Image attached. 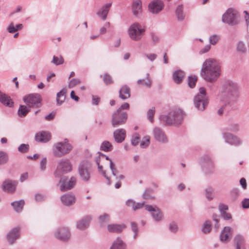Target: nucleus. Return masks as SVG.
<instances>
[{
    "mask_svg": "<svg viewBox=\"0 0 249 249\" xmlns=\"http://www.w3.org/2000/svg\"><path fill=\"white\" fill-rule=\"evenodd\" d=\"M221 69L219 63L213 58L206 59L203 63L200 75L206 81L213 83L220 76Z\"/></svg>",
    "mask_w": 249,
    "mask_h": 249,
    "instance_id": "nucleus-1",
    "label": "nucleus"
},
{
    "mask_svg": "<svg viewBox=\"0 0 249 249\" xmlns=\"http://www.w3.org/2000/svg\"><path fill=\"white\" fill-rule=\"evenodd\" d=\"M221 96L223 100L229 104L235 103L239 97L238 85L232 81H227L222 87Z\"/></svg>",
    "mask_w": 249,
    "mask_h": 249,
    "instance_id": "nucleus-2",
    "label": "nucleus"
},
{
    "mask_svg": "<svg viewBox=\"0 0 249 249\" xmlns=\"http://www.w3.org/2000/svg\"><path fill=\"white\" fill-rule=\"evenodd\" d=\"M184 117L182 111L179 108L172 109L167 115H161L160 119L168 125H178L181 124Z\"/></svg>",
    "mask_w": 249,
    "mask_h": 249,
    "instance_id": "nucleus-3",
    "label": "nucleus"
},
{
    "mask_svg": "<svg viewBox=\"0 0 249 249\" xmlns=\"http://www.w3.org/2000/svg\"><path fill=\"white\" fill-rule=\"evenodd\" d=\"M72 145L65 139L64 141L55 143L53 146L52 151L54 156L62 157L69 154L72 150Z\"/></svg>",
    "mask_w": 249,
    "mask_h": 249,
    "instance_id": "nucleus-4",
    "label": "nucleus"
},
{
    "mask_svg": "<svg viewBox=\"0 0 249 249\" xmlns=\"http://www.w3.org/2000/svg\"><path fill=\"white\" fill-rule=\"evenodd\" d=\"M72 170V166L70 160L62 159L57 162L53 175L55 178H62L63 175L70 173Z\"/></svg>",
    "mask_w": 249,
    "mask_h": 249,
    "instance_id": "nucleus-5",
    "label": "nucleus"
},
{
    "mask_svg": "<svg viewBox=\"0 0 249 249\" xmlns=\"http://www.w3.org/2000/svg\"><path fill=\"white\" fill-rule=\"evenodd\" d=\"M195 107L200 111L204 110L209 103V99L204 88H199L198 93L194 98Z\"/></svg>",
    "mask_w": 249,
    "mask_h": 249,
    "instance_id": "nucleus-6",
    "label": "nucleus"
},
{
    "mask_svg": "<svg viewBox=\"0 0 249 249\" xmlns=\"http://www.w3.org/2000/svg\"><path fill=\"white\" fill-rule=\"evenodd\" d=\"M145 29L138 23L132 24L128 29V34L131 40L138 41L141 39Z\"/></svg>",
    "mask_w": 249,
    "mask_h": 249,
    "instance_id": "nucleus-7",
    "label": "nucleus"
},
{
    "mask_svg": "<svg viewBox=\"0 0 249 249\" xmlns=\"http://www.w3.org/2000/svg\"><path fill=\"white\" fill-rule=\"evenodd\" d=\"M222 21L231 26L238 24L240 21L238 13L233 9H228L222 16Z\"/></svg>",
    "mask_w": 249,
    "mask_h": 249,
    "instance_id": "nucleus-8",
    "label": "nucleus"
},
{
    "mask_svg": "<svg viewBox=\"0 0 249 249\" xmlns=\"http://www.w3.org/2000/svg\"><path fill=\"white\" fill-rule=\"evenodd\" d=\"M127 119V115L125 112L116 111L112 116V125L114 127L122 125L126 122Z\"/></svg>",
    "mask_w": 249,
    "mask_h": 249,
    "instance_id": "nucleus-9",
    "label": "nucleus"
},
{
    "mask_svg": "<svg viewBox=\"0 0 249 249\" xmlns=\"http://www.w3.org/2000/svg\"><path fill=\"white\" fill-rule=\"evenodd\" d=\"M76 183V178L75 177H71L69 180H67V177H64L60 178L59 183L60 190L61 192H65L73 188Z\"/></svg>",
    "mask_w": 249,
    "mask_h": 249,
    "instance_id": "nucleus-10",
    "label": "nucleus"
},
{
    "mask_svg": "<svg viewBox=\"0 0 249 249\" xmlns=\"http://www.w3.org/2000/svg\"><path fill=\"white\" fill-rule=\"evenodd\" d=\"M78 173L84 181H88L90 178L91 171L87 162H82L78 167Z\"/></svg>",
    "mask_w": 249,
    "mask_h": 249,
    "instance_id": "nucleus-11",
    "label": "nucleus"
},
{
    "mask_svg": "<svg viewBox=\"0 0 249 249\" xmlns=\"http://www.w3.org/2000/svg\"><path fill=\"white\" fill-rule=\"evenodd\" d=\"M200 164L203 171L206 174L212 173L214 170L213 162L208 155H205L201 158Z\"/></svg>",
    "mask_w": 249,
    "mask_h": 249,
    "instance_id": "nucleus-12",
    "label": "nucleus"
},
{
    "mask_svg": "<svg viewBox=\"0 0 249 249\" xmlns=\"http://www.w3.org/2000/svg\"><path fill=\"white\" fill-rule=\"evenodd\" d=\"M24 102L29 107L38 106L40 103V96L38 94H32L25 96L23 99Z\"/></svg>",
    "mask_w": 249,
    "mask_h": 249,
    "instance_id": "nucleus-13",
    "label": "nucleus"
},
{
    "mask_svg": "<svg viewBox=\"0 0 249 249\" xmlns=\"http://www.w3.org/2000/svg\"><path fill=\"white\" fill-rule=\"evenodd\" d=\"M145 208L150 213L155 221L159 222L162 220V213L157 206L153 207L151 205H147L145 206Z\"/></svg>",
    "mask_w": 249,
    "mask_h": 249,
    "instance_id": "nucleus-14",
    "label": "nucleus"
},
{
    "mask_svg": "<svg viewBox=\"0 0 249 249\" xmlns=\"http://www.w3.org/2000/svg\"><path fill=\"white\" fill-rule=\"evenodd\" d=\"M105 160H109V163H110V160H112L108 156H107L101 153H99V155L96 158L95 161L98 166V170L102 172V175L107 180L108 184H110V179L107 176L106 171L103 170V167L100 165V163L104 161Z\"/></svg>",
    "mask_w": 249,
    "mask_h": 249,
    "instance_id": "nucleus-15",
    "label": "nucleus"
},
{
    "mask_svg": "<svg viewBox=\"0 0 249 249\" xmlns=\"http://www.w3.org/2000/svg\"><path fill=\"white\" fill-rule=\"evenodd\" d=\"M163 6V2L161 0H154L149 4V11L153 14H157L162 10Z\"/></svg>",
    "mask_w": 249,
    "mask_h": 249,
    "instance_id": "nucleus-16",
    "label": "nucleus"
},
{
    "mask_svg": "<svg viewBox=\"0 0 249 249\" xmlns=\"http://www.w3.org/2000/svg\"><path fill=\"white\" fill-rule=\"evenodd\" d=\"M55 236L57 239L64 241H68L71 237V233L67 228L63 227L58 229L55 233Z\"/></svg>",
    "mask_w": 249,
    "mask_h": 249,
    "instance_id": "nucleus-17",
    "label": "nucleus"
},
{
    "mask_svg": "<svg viewBox=\"0 0 249 249\" xmlns=\"http://www.w3.org/2000/svg\"><path fill=\"white\" fill-rule=\"evenodd\" d=\"M154 137L156 141L161 143L167 142V138L164 132L160 128L155 127L153 130Z\"/></svg>",
    "mask_w": 249,
    "mask_h": 249,
    "instance_id": "nucleus-18",
    "label": "nucleus"
},
{
    "mask_svg": "<svg viewBox=\"0 0 249 249\" xmlns=\"http://www.w3.org/2000/svg\"><path fill=\"white\" fill-rule=\"evenodd\" d=\"M223 138L227 143L231 145H239L242 143V141L240 138L230 133H225Z\"/></svg>",
    "mask_w": 249,
    "mask_h": 249,
    "instance_id": "nucleus-19",
    "label": "nucleus"
},
{
    "mask_svg": "<svg viewBox=\"0 0 249 249\" xmlns=\"http://www.w3.org/2000/svg\"><path fill=\"white\" fill-rule=\"evenodd\" d=\"M60 199L62 204L67 206L72 205L75 202V197L71 194H65L61 196Z\"/></svg>",
    "mask_w": 249,
    "mask_h": 249,
    "instance_id": "nucleus-20",
    "label": "nucleus"
},
{
    "mask_svg": "<svg viewBox=\"0 0 249 249\" xmlns=\"http://www.w3.org/2000/svg\"><path fill=\"white\" fill-rule=\"evenodd\" d=\"M19 231V228L16 227L13 228L7 234V239L11 245L14 244L15 241L19 238L20 236Z\"/></svg>",
    "mask_w": 249,
    "mask_h": 249,
    "instance_id": "nucleus-21",
    "label": "nucleus"
},
{
    "mask_svg": "<svg viewBox=\"0 0 249 249\" xmlns=\"http://www.w3.org/2000/svg\"><path fill=\"white\" fill-rule=\"evenodd\" d=\"M17 184V182L15 181L7 179L3 182L2 186L5 191L12 193L15 191Z\"/></svg>",
    "mask_w": 249,
    "mask_h": 249,
    "instance_id": "nucleus-22",
    "label": "nucleus"
},
{
    "mask_svg": "<svg viewBox=\"0 0 249 249\" xmlns=\"http://www.w3.org/2000/svg\"><path fill=\"white\" fill-rule=\"evenodd\" d=\"M51 138L50 133L46 131H42L37 133L35 136V139L36 142H49Z\"/></svg>",
    "mask_w": 249,
    "mask_h": 249,
    "instance_id": "nucleus-23",
    "label": "nucleus"
},
{
    "mask_svg": "<svg viewBox=\"0 0 249 249\" xmlns=\"http://www.w3.org/2000/svg\"><path fill=\"white\" fill-rule=\"evenodd\" d=\"M91 219L90 216H86L78 221L76 224V227L81 230H84L87 228L89 226V222Z\"/></svg>",
    "mask_w": 249,
    "mask_h": 249,
    "instance_id": "nucleus-24",
    "label": "nucleus"
},
{
    "mask_svg": "<svg viewBox=\"0 0 249 249\" xmlns=\"http://www.w3.org/2000/svg\"><path fill=\"white\" fill-rule=\"evenodd\" d=\"M231 228L230 227H225L222 231L220 238L222 242H227L231 239Z\"/></svg>",
    "mask_w": 249,
    "mask_h": 249,
    "instance_id": "nucleus-25",
    "label": "nucleus"
},
{
    "mask_svg": "<svg viewBox=\"0 0 249 249\" xmlns=\"http://www.w3.org/2000/svg\"><path fill=\"white\" fill-rule=\"evenodd\" d=\"M113 135L117 142H122L125 139V131L124 129H118L114 132Z\"/></svg>",
    "mask_w": 249,
    "mask_h": 249,
    "instance_id": "nucleus-26",
    "label": "nucleus"
},
{
    "mask_svg": "<svg viewBox=\"0 0 249 249\" xmlns=\"http://www.w3.org/2000/svg\"><path fill=\"white\" fill-rule=\"evenodd\" d=\"M111 5L112 3H108L103 5L101 9L97 12V15L100 17L103 20H105L107 18Z\"/></svg>",
    "mask_w": 249,
    "mask_h": 249,
    "instance_id": "nucleus-27",
    "label": "nucleus"
},
{
    "mask_svg": "<svg viewBox=\"0 0 249 249\" xmlns=\"http://www.w3.org/2000/svg\"><path fill=\"white\" fill-rule=\"evenodd\" d=\"M124 224H109L107 226V231L110 232H121L125 228Z\"/></svg>",
    "mask_w": 249,
    "mask_h": 249,
    "instance_id": "nucleus-28",
    "label": "nucleus"
},
{
    "mask_svg": "<svg viewBox=\"0 0 249 249\" xmlns=\"http://www.w3.org/2000/svg\"><path fill=\"white\" fill-rule=\"evenodd\" d=\"M110 249H126V245L118 237L112 243Z\"/></svg>",
    "mask_w": 249,
    "mask_h": 249,
    "instance_id": "nucleus-29",
    "label": "nucleus"
},
{
    "mask_svg": "<svg viewBox=\"0 0 249 249\" xmlns=\"http://www.w3.org/2000/svg\"><path fill=\"white\" fill-rule=\"evenodd\" d=\"M130 96V89L126 86H123L119 91V97L123 100H125Z\"/></svg>",
    "mask_w": 249,
    "mask_h": 249,
    "instance_id": "nucleus-30",
    "label": "nucleus"
},
{
    "mask_svg": "<svg viewBox=\"0 0 249 249\" xmlns=\"http://www.w3.org/2000/svg\"><path fill=\"white\" fill-rule=\"evenodd\" d=\"M67 89L66 88L62 89L56 94V103L57 105H61L64 102L66 98V94Z\"/></svg>",
    "mask_w": 249,
    "mask_h": 249,
    "instance_id": "nucleus-31",
    "label": "nucleus"
},
{
    "mask_svg": "<svg viewBox=\"0 0 249 249\" xmlns=\"http://www.w3.org/2000/svg\"><path fill=\"white\" fill-rule=\"evenodd\" d=\"M184 76V73L181 70H178L173 72V79L177 84H180Z\"/></svg>",
    "mask_w": 249,
    "mask_h": 249,
    "instance_id": "nucleus-32",
    "label": "nucleus"
},
{
    "mask_svg": "<svg viewBox=\"0 0 249 249\" xmlns=\"http://www.w3.org/2000/svg\"><path fill=\"white\" fill-rule=\"evenodd\" d=\"M0 102L9 107H11L13 105V102L12 101L10 97L5 94L2 93L0 91Z\"/></svg>",
    "mask_w": 249,
    "mask_h": 249,
    "instance_id": "nucleus-33",
    "label": "nucleus"
},
{
    "mask_svg": "<svg viewBox=\"0 0 249 249\" xmlns=\"http://www.w3.org/2000/svg\"><path fill=\"white\" fill-rule=\"evenodd\" d=\"M24 205V201L23 200L15 201L11 203V205L17 212H20L22 210Z\"/></svg>",
    "mask_w": 249,
    "mask_h": 249,
    "instance_id": "nucleus-34",
    "label": "nucleus"
},
{
    "mask_svg": "<svg viewBox=\"0 0 249 249\" xmlns=\"http://www.w3.org/2000/svg\"><path fill=\"white\" fill-rule=\"evenodd\" d=\"M132 11L134 15L139 14L142 11V3L140 1H136L132 5Z\"/></svg>",
    "mask_w": 249,
    "mask_h": 249,
    "instance_id": "nucleus-35",
    "label": "nucleus"
},
{
    "mask_svg": "<svg viewBox=\"0 0 249 249\" xmlns=\"http://www.w3.org/2000/svg\"><path fill=\"white\" fill-rule=\"evenodd\" d=\"M211 230L212 224L211 221L209 220L205 221L202 226V232L204 234H208L210 232Z\"/></svg>",
    "mask_w": 249,
    "mask_h": 249,
    "instance_id": "nucleus-36",
    "label": "nucleus"
},
{
    "mask_svg": "<svg viewBox=\"0 0 249 249\" xmlns=\"http://www.w3.org/2000/svg\"><path fill=\"white\" fill-rule=\"evenodd\" d=\"M176 14L179 21H182L185 18V15L183 12V5H179L176 10Z\"/></svg>",
    "mask_w": 249,
    "mask_h": 249,
    "instance_id": "nucleus-37",
    "label": "nucleus"
},
{
    "mask_svg": "<svg viewBox=\"0 0 249 249\" xmlns=\"http://www.w3.org/2000/svg\"><path fill=\"white\" fill-rule=\"evenodd\" d=\"M112 148V144L109 142L106 141H104L100 146L101 150L105 152L110 151Z\"/></svg>",
    "mask_w": 249,
    "mask_h": 249,
    "instance_id": "nucleus-38",
    "label": "nucleus"
},
{
    "mask_svg": "<svg viewBox=\"0 0 249 249\" xmlns=\"http://www.w3.org/2000/svg\"><path fill=\"white\" fill-rule=\"evenodd\" d=\"M139 85H142L146 87L149 88L151 85V81L149 78V74H147L145 79H140L137 81Z\"/></svg>",
    "mask_w": 249,
    "mask_h": 249,
    "instance_id": "nucleus-39",
    "label": "nucleus"
},
{
    "mask_svg": "<svg viewBox=\"0 0 249 249\" xmlns=\"http://www.w3.org/2000/svg\"><path fill=\"white\" fill-rule=\"evenodd\" d=\"M29 110V108L27 106L20 105L18 110V115L21 117H24L26 115Z\"/></svg>",
    "mask_w": 249,
    "mask_h": 249,
    "instance_id": "nucleus-40",
    "label": "nucleus"
},
{
    "mask_svg": "<svg viewBox=\"0 0 249 249\" xmlns=\"http://www.w3.org/2000/svg\"><path fill=\"white\" fill-rule=\"evenodd\" d=\"M205 196L208 200H211L214 196L213 190L211 187L207 188L205 190Z\"/></svg>",
    "mask_w": 249,
    "mask_h": 249,
    "instance_id": "nucleus-41",
    "label": "nucleus"
},
{
    "mask_svg": "<svg viewBox=\"0 0 249 249\" xmlns=\"http://www.w3.org/2000/svg\"><path fill=\"white\" fill-rule=\"evenodd\" d=\"M150 137L149 136H145L143 137L142 141L140 142L141 147L142 148L147 147L150 143Z\"/></svg>",
    "mask_w": 249,
    "mask_h": 249,
    "instance_id": "nucleus-42",
    "label": "nucleus"
},
{
    "mask_svg": "<svg viewBox=\"0 0 249 249\" xmlns=\"http://www.w3.org/2000/svg\"><path fill=\"white\" fill-rule=\"evenodd\" d=\"M8 157L6 153L0 151V165L5 164L8 161Z\"/></svg>",
    "mask_w": 249,
    "mask_h": 249,
    "instance_id": "nucleus-43",
    "label": "nucleus"
},
{
    "mask_svg": "<svg viewBox=\"0 0 249 249\" xmlns=\"http://www.w3.org/2000/svg\"><path fill=\"white\" fill-rule=\"evenodd\" d=\"M197 81V77L196 76H190L188 77V85L191 88L195 87Z\"/></svg>",
    "mask_w": 249,
    "mask_h": 249,
    "instance_id": "nucleus-44",
    "label": "nucleus"
},
{
    "mask_svg": "<svg viewBox=\"0 0 249 249\" xmlns=\"http://www.w3.org/2000/svg\"><path fill=\"white\" fill-rule=\"evenodd\" d=\"M155 112V107H152L149 109L147 112V117L148 120L151 122H154L153 116Z\"/></svg>",
    "mask_w": 249,
    "mask_h": 249,
    "instance_id": "nucleus-45",
    "label": "nucleus"
},
{
    "mask_svg": "<svg viewBox=\"0 0 249 249\" xmlns=\"http://www.w3.org/2000/svg\"><path fill=\"white\" fill-rule=\"evenodd\" d=\"M219 36L216 35L211 36L209 37V42L210 45H215L219 40Z\"/></svg>",
    "mask_w": 249,
    "mask_h": 249,
    "instance_id": "nucleus-46",
    "label": "nucleus"
},
{
    "mask_svg": "<svg viewBox=\"0 0 249 249\" xmlns=\"http://www.w3.org/2000/svg\"><path fill=\"white\" fill-rule=\"evenodd\" d=\"M52 62L55 65H59L64 63V59L61 56L60 57L53 56Z\"/></svg>",
    "mask_w": 249,
    "mask_h": 249,
    "instance_id": "nucleus-47",
    "label": "nucleus"
},
{
    "mask_svg": "<svg viewBox=\"0 0 249 249\" xmlns=\"http://www.w3.org/2000/svg\"><path fill=\"white\" fill-rule=\"evenodd\" d=\"M81 83V80L79 79L73 78L71 80L68 84V87L69 88H72L75 86Z\"/></svg>",
    "mask_w": 249,
    "mask_h": 249,
    "instance_id": "nucleus-48",
    "label": "nucleus"
},
{
    "mask_svg": "<svg viewBox=\"0 0 249 249\" xmlns=\"http://www.w3.org/2000/svg\"><path fill=\"white\" fill-rule=\"evenodd\" d=\"M29 149V145L28 144L22 143L18 147V150L21 153L27 152Z\"/></svg>",
    "mask_w": 249,
    "mask_h": 249,
    "instance_id": "nucleus-49",
    "label": "nucleus"
},
{
    "mask_svg": "<svg viewBox=\"0 0 249 249\" xmlns=\"http://www.w3.org/2000/svg\"><path fill=\"white\" fill-rule=\"evenodd\" d=\"M109 216L107 213H105L99 217V221L101 224H104L108 221Z\"/></svg>",
    "mask_w": 249,
    "mask_h": 249,
    "instance_id": "nucleus-50",
    "label": "nucleus"
},
{
    "mask_svg": "<svg viewBox=\"0 0 249 249\" xmlns=\"http://www.w3.org/2000/svg\"><path fill=\"white\" fill-rule=\"evenodd\" d=\"M152 192L151 189H147L145 191L143 194V198L144 199H154V197L151 196V194Z\"/></svg>",
    "mask_w": 249,
    "mask_h": 249,
    "instance_id": "nucleus-51",
    "label": "nucleus"
},
{
    "mask_svg": "<svg viewBox=\"0 0 249 249\" xmlns=\"http://www.w3.org/2000/svg\"><path fill=\"white\" fill-rule=\"evenodd\" d=\"M169 229L170 231L173 233H176L178 231V227L177 224L174 222L170 223L169 225Z\"/></svg>",
    "mask_w": 249,
    "mask_h": 249,
    "instance_id": "nucleus-52",
    "label": "nucleus"
},
{
    "mask_svg": "<svg viewBox=\"0 0 249 249\" xmlns=\"http://www.w3.org/2000/svg\"><path fill=\"white\" fill-rule=\"evenodd\" d=\"M131 227L132 231L134 232V234L133 235L134 239H136L138 235V228L137 224L134 222H131Z\"/></svg>",
    "mask_w": 249,
    "mask_h": 249,
    "instance_id": "nucleus-53",
    "label": "nucleus"
},
{
    "mask_svg": "<svg viewBox=\"0 0 249 249\" xmlns=\"http://www.w3.org/2000/svg\"><path fill=\"white\" fill-rule=\"evenodd\" d=\"M109 167L111 171L112 175L114 176H116L118 173V171L116 168L115 165L112 160H110V163L109 164Z\"/></svg>",
    "mask_w": 249,
    "mask_h": 249,
    "instance_id": "nucleus-54",
    "label": "nucleus"
},
{
    "mask_svg": "<svg viewBox=\"0 0 249 249\" xmlns=\"http://www.w3.org/2000/svg\"><path fill=\"white\" fill-rule=\"evenodd\" d=\"M103 79L106 85L111 84L113 83L111 77L107 73L104 75Z\"/></svg>",
    "mask_w": 249,
    "mask_h": 249,
    "instance_id": "nucleus-55",
    "label": "nucleus"
},
{
    "mask_svg": "<svg viewBox=\"0 0 249 249\" xmlns=\"http://www.w3.org/2000/svg\"><path fill=\"white\" fill-rule=\"evenodd\" d=\"M140 142V137L138 134L135 135L131 139V144L134 146H136Z\"/></svg>",
    "mask_w": 249,
    "mask_h": 249,
    "instance_id": "nucleus-56",
    "label": "nucleus"
},
{
    "mask_svg": "<svg viewBox=\"0 0 249 249\" xmlns=\"http://www.w3.org/2000/svg\"><path fill=\"white\" fill-rule=\"evenodd\" d=\"M237 49L238 51L241 53L246 52V48L243 42H240L237 44Z\"/></svg>",
    "mask_w": 249,
    "mask_h": 249,
    "instance_id": "nucleus-57",
    "label": "nucleus"
},
{
    "mask_svg": "<svg viewBox=\"0 0 249 249\" xmlns=\"http://www.w3.org/2000/svg\"><path fill=\"white\" fill-rule=\"evenodd\" d=\"M47 163V159L46 158H43L40 161V168L41 171H44L46 169Z\"/></svg>",
    "mask_w": 249,
    "mask_h": 249,
    "instance_id": "nucleus-58",
    "label": "nucleus"
},
{
    "mask_svg": "<svg viewBox=\"0 0 249 249\" xmlns=\"http://www.w3.org/2000/svg\"><path fill=\"white\" fill-rule=\"evenodd\" d=\"M211 46L210 44H207L205 45L203 48H202L200 51V54H203L208 52L211 49Z\"/></svg>",
    "mask_w": 249,
    "mask_h": 249,
    "instance_id": "nucleus-59",
    "label": "nucleus"
},
{
    "mask_svg": "<svg viewBox=\"0 0 249 249\" xmlns=\"http://www.w3.org/2000/svg\"><path fill=\"white\" fill-rule=\"evenodd\" d=\"M7 31L9 33L12 34L17 31L16 27L13 23H11L7 28Z\"/></svg>",
    "mask_w": 249,
    "mask_h": 249,
    "instance_id": "nucleus-60",
    "label": "nucleus"
},
{
    "mask_svg": "<svg viewBox=\"0 0 249 249\" xmlns=\"http://www.w3.org/2000/svg\"><path fill=\"white\" fill-rule=\"evenodd\" d=\"M45 196L41 194H37L35 196V199L36 201L37 202H40L42 200H44L45 198Z\"/></svg>",
    "mask_w": 249,
    "mask_h": 249,
    "instance_id": "nucleus-61",
    "label": "nucleus"
},
{
    "mask_svg": "<svg viewBox=\"0 0 249 249\" xmlns=\"http://www.w3.org/2000/svg\"><path fill=\"white\" fill-rule=\"evenodd\" d=\"M144 56L151 61H153L157 56L155 53L144 54Z\"/></svg>",
    "mask_w": 249,
    "mask_h": 249,
    "instance_id": "nucleus-62",
    "label": "nucleus"
},
{
    "mask_svg": "<svg viewBox=\"0 0 249 249\" xmlns=\"http://www.w3.org/2000/svg\"><path fill=\"white\" fill-rule=\"evenodd\" d=\"M129 107V105L127 103H124L116 110L119 112H123L122 109H127Z\"/></svg>",
    "mask_w": 249,
    "mask_h": 249,
    "instance_id": "nucleus-63",
    "label": "nucleus"
},
{
    "mask_svg": "<svg viewBox=\"0 0 249 249\" xmlns=\"http://www.w3.org/2000/svg\"><path fill=\"white\" fill-rule=\"evenodd\" d=\"M242 205L243 208H249V199L245 198L242 202Z\"/></svg>",
    "mask_w": 249,
    "mask_h": 249,
    "instance_id": "nucleus-64",
    "label": "nucleus"
}]
</instances>
